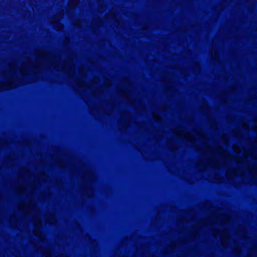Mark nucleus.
<instances>
[{
	"instance_id": "1",
	"label": "nucleus",
	"mask_w": 257,
	"mask_h": 257,
	"mask_svg": "<svg viewBox=\"0 0 257 257\" xmlns=\"http://www.w3.org/2000/svg\"><path fill=\"white\" fill-rule=\"evenodd\" d=\"M36 55L34 62L30 58H27L23 62L20 68H18L15 62H13L10 65V71L3 73L5 80L3 82H0V91L11 89L17 86L15 75L18 71L22 75L25 76L30 73H37L42 67L46 66L53 67L57 71L67 73H70L74 70L71 58L62 63L59 55L53 56L44 51L36 52Z\"/></svg>"
},
{
	"instance_id": "2",
	"label": "nucleus",
	"mask_w": 257,
	"mask_h": 257,
	"mask_svg": "<svg viewBox=\"0 0 257 257\" xmlns=\"http://www.w3.org/2000/svg\"><path fill=\"white\" fill-rule=\"evenodd\" d=\"M175 135L180 138H185L189 141L194 142L195 137L190 133H185L183 130H179L175 132Z\"/></svg>"
},
{
	"instance_id": "3",
	"label": "nucleus",
	"mask_w": 257,
	"mask_h": 257,
	"mask_svg": "<svg viewBox=\"0 0 257 257\" xmlns=\"http://www.w3.org/2000/svg\"><path fill=\"white\" fill-rule=\"evenodd\" d=\"M34 225L36 228L34 230L33 233L38 237H41V234L39 229L42 226V221L40 218L36 219L34 221Z\"/></svg>"
},
{
	"instance_id": "4",
	"label": "nucleus",
	"mask_w": 257,
	"mask_h": 257,
	"mask_svg": "<svg viewBox=\"0 0 257 257\" xmlns=\"http://www.w3.org/2000/svg\"><path fill=\"white\" fill-rule=\"evenodd\" d=\"M240 232V239H244L247 237V232L245 228L243 226H240L236 229V233L238 234Z\"/></svg>"
},
{
	"instance_id": "5",
	"label": "nucleus",
	"mask_w": 257,
	"mask_h": 257,
	"mask_svg": "<svg viewBox=\"0 0 257 257\" xmlns=\"http://www.w3.org/2000/svg\"><path fill=\"white\" fill-rule=\"evenodd\" d=\"M233 134L235 137L238 139H241L243 136V133L240 129H234L233 131Z\"/></svg>"
},
{
	"instance_id": "6",
	"label": "nucleus",
	"mask_w": 257,
	"mask_h": 257,
	"mask_svg": "<svg viewBox=\"0 0 257 257\" xmlns=\"http://www.w3.org/2000/svg\"><path fill=\"white\" fill-rule=\"evenodd\" d=\"M233 252L239 255L242 251L241 246L239 244L236 243V242L234 244V246L233 248Z\"/></svg>"
},
{
	"instance_id": "7",
	"label": "nucleus",
	"mask_w": 257,
	"mask_h": 257,
	"mask_svg": "<svg viewBox=\"0 0 257 257\" xmlns=\"http://www.w3.org/2000/svg\"><path fill=\"white\" fill-rule=\"evenodd\" d=\"M244 257H257V246H253L251 251Z\"/></svg>"
},
{
	"instance_id": "8",
	"label": "nucleus",
	"mask_w": 257,
	"mask_h": 257,
	"mask_svg": "<svg viewBox=\"0 0 257 257\" xmlns=\"http://www.w3.org/2000/svg\"><path fill=\"white\" fill-rule=\"evenodd\" d=\"M76 86L79 88L86 90L88 86L83 81H78L76 83Z\"/></svg>"
},
{
	"instance_id": "9",
	"label": "nucleus",
	"mask_w": 257,
	"mask_h": 257,
	"mask_svg": "<svg viewBox=\"0 0 257 257\" xmlns=\"http://www.w3.org/2000/svg\"><path fill=\"white\" fill-rule=\"evenodd\" d=\"M79 0H70L68 3V6L70 8H73L78 3Z\"/></svg>"
},
{
	"instance_id": "10",
	"label": "nucleus",
	"mask_w": 257,
	"mask_h": 257,
	"mask_svg": "<svg viewBox=\"0 0 257 257\" xmlns=\"http://www.w3.org/2000/svg\"><path fill=\"white\" fill-rule=\"evenodd\" d=\"M232 150L233 152L236 154H240L241 152V149L240 147L236 144L233 145Z\"/></svg>"
},
{
	"instance_id": "11",
	"label": "nucleus",
	"mask_w": 257,
	"mask_h": 257,
	"mask_svg": "<svg viewBox=\"0 0 257 257\" xmlns=\"http://www.w3.org/2000/svg\"><path fill=\"white\" fill-rule=\"evenodd\" d=\"M241 126L246 131H249L250 130V126L249 125L245 122H242L241 123Z\"/></svg>"
},
{
	"instance_id": "12",
	"label": "nucleus",
	"mask_w": 257,
	"mask_h": 257,
	"mask_svg": "<svg viewBox=\"0 0 257 257\" xmlns=\"http://www.w3.org/2000/svg\"><path fill=\"white\" fill-rule=\"evenodd\" d=\"M226 248H227V242L229 238V230L226 228Z\"/></svg>"
},
{
	"instance_id": "13",
	"label": "nucleus",
	"mask_w": 257,
	"mask_h": 257,
	"mask_svg": "<svg viewBox=\"0 0 257 257\" xmlns=\"http://www.w3.org/2000/svg\"><path fill=\"white\" fill-rule=\"evenodd\" d=\"M226 212H227V208L226 207ZM226 224H228L230 221V216L226 212Z\"/></svg>"
},
{
	"instance_id": "14",
	"label": "nucleus",
	"mask_w": 257,
	"mask_h": 257,
	"mask_svg": "<svg viewBox=\"0 0 257 257\" xmlns=\"http://www.w3.org/2000/svg\"><path fill=\"white\" fill-rule=\"evenodd\" d=\"M110 84H111V82L110 80H106V82H105V85L107 86H109L110 85Z\"/></svg>"
},
{
	"instance_id": "15",
	"label": "nucleus",
	"mask_w": 257,
	"mask_h": 257,
	"mask_svg": "<svg viewBox=\"0 0 257 257\" xmlns=\"http://www.w3.org/2000/svg\"><path fill=\"white\" fill-rule=\"evenodd\" d=\"M99 80L98 78H94L93 80V83H98L99 82Z\"/></svg>"
},
{
	"instance_id": "16",
	"label": "nucleus",
	"mask_w": 257,
	"mask_h": 257,
	"mask_svg": "<svg viewBox=\"0 0 257 257\" xmlns=\"http://www.w3.org/2000/svg\"><path fill=\"white\" fill-rule=\"evenodd\" d=\"M53 221H50V223H54L55 222V218H54V216L53 217ZM47 222H49V221L48 220H47Z\"/></svg>"
},
{
	"instance_id": "17",
	"label": "nucleus",
	"mask_w": 257,
	"mask_h": 257,
	"mask_svg": "<svg viewBox=\"0 0 257 257\" xmlns=\"http://www.w3.org/2000/svg\"><path fill=\"white\" fill-rule=\"evenodd\" d=\"M229 171L228 170H227L226 168V173H225V174H226V179H227V176L228 175V174L229 173ZM227 183V182L226 181V183Z\"/></svg>"
},
{
	"instance_id": "18",
	"label": "nucleus",
	"mask_w": 257,
	"mask_h": 257,
	"mask_svg": "<svg viewBox=\"0 0 257 257\" xmlns=\"http://www.w3.org/2000/svg\"><path fill=\"white\" fill-rule=\"evenodd\" d=\"M226 146L228 145V138L226 136Z\"/></svg>"
},
{
	"instance_id": "19",
	"label": "nucleus",
	"mask_w": 257,
	"mask_h": 257,
	"mask_svg": "<svg viewBox=\"0 0 257 257\" xmlns=\"http://www.w3.org/2000/svg\"><path fill=\"white\" fill-rule=\"evenodd\" d=\"M225 153H226V159H227V156L228 155V152H227V151L226 150Z\"/></svg>"
},
{
	"instance_id": "20",
	"label": "nucleus",
	"mask_w": 257,
	"mask_h": 257,
	"mask_svg": "<svg viewBox=\"0 0 257 257\" xmlns=\"http://www.w3.org/2000/svg\"><path fill=\"white\" fill-rule=\"evenodd\" d=\"M218 167V165H215V167Z\"/></svg>"
},
{
	"instance_id": "21",
	"label": "nucleus",
	"mask_w": 257,
	"mask_h": 257,
	"mask_svg": "<svg viewBox=\"0 0 257 257\" xmlns=\"http://www.w3.org/2000/svg\"><path fill=\"white\" fill-rule=\"evenodd\" d=\"M215 153H215L214 154H213V157H214V156L215 155Z\"/></svg>"
}]
</instances>
